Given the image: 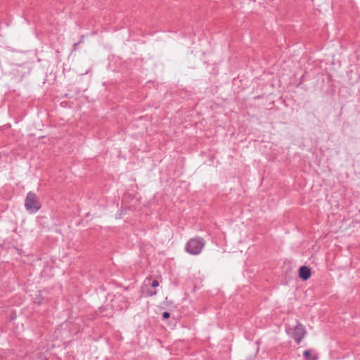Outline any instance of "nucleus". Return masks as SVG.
<instances>
[{"label":"nucleus","mask_w":360,"mask_h":360,"mask_svg":"<svg viewBox=\"0 0 360 360\" xmlns=\"http://www.w3.org/2000/svg\"><path fill=\"white\" fill-rule=\"evenodd\" d=\"M25 207L30 213H35L41 208V204L35 193L31 191L27 193L25 200Z\"/></svg>","instance_id":"7ed1b4c3"},{"label":"nucleus","mask_w":360,"mask_h":360,"mask_svg":"<svg viewBox=\"0 0 360 360\" xmlns=\"http://www.w3.org/2000/svg\"><path fill=\"white\" fill-rule=\"evenodd\" d=\"M205 245V240L201 237L191 238L186 245V251L191 255H196L201 252Z\"/></svg>","instance_id":"f257e3e1"},{"label":"nucleus","mask_w":360,"mask_h":360,"mask_svg":"<svg viewBox=\"0 0 360 360\" xmlns=\"http://www.w3.org/2000/svg\"><path fill=\"white\" fill-rule=\"evenodd\" d=\"M303 356L304 357L305 360H317L318 356L317 355H311V351L309 349H307L304 352Z\"/></svg>","instance_id":"39448f33"},{"label":"nucleus","mask_w":360,"mask_h":360,"mask_svg":"<svg viewBox=\"0 0 360 360\" xmlns=\"http://www.w3.org/2000/svg\"><path fill=\"white\" fill-rule=\"evenodd\" d=\"M162 316L163 319H167L170 317V313L168 311H164Z\"/></svg>","instance_id":"423d86ee"},{"label":"nucleus","mask_w":360,"mask_h":360,"mask_svg":"<svg viewBox=\"0 0 360 360\" xmlns=\"http://www.w3.org/2000/svg\"><path fill=\"white\" fill-rule=\"evenodd\" d=\"M81 41L82 40H80L79 41L76 42V43L74 44V45H73V51H76L77 50V46L79 44V43L81 42Z\"/></svg>","instance_id":"6e6552de"},{"label":"nucleus","mask_w":360,"mask_h":360,"mask_svg":"<svg viewBox=\"0 0 360 360\" xmlns=\"http://www.w3.org/2000/svg\"><path fill=\"white\" fill-rule=\"evenodd\" d=\"M159 285V282L158 280H153L151 283V286L153 288H156Z\"/></svg>","instance_id":"0eeeda50"},{"label":"nucleus","mask_w":360,"mask_h":360,"mask_svg":"<svg viewBox=\"0 0 360 360\" xmlns=\"http://www.w3.org/2000/svg\"><path fill=\"white\" fill-rule=\"evenodd\" d=\"M155 295H156V290L150 291L149 293H148L149 296H153Z\"/></svg>","instance_id":"1a4fd4ad"},{"label":"nucleus","mask_w":360,"mask_h":360,"mask_svg":"<svg viewBox=\"0 0 360 360\" xmlns=\"http://www.w3.org/2000/svg\"><path fill=\"white\" fill-rule=\"evenodd\" d=\"M286 331L297 345L301 342L307 333L304 326L298 321L294 328H288Z\"/></svg>","instance_id":"f03ea898"},{"label":"nucleus","mask_w":360,"mask_h":360,"mask_svg":"<svg viewBox=\"0 0 360 360\" xmlns=\"http://www.w3.org/2000/svg\"><path fill=\"white\" fill-rule=\"evenodd\" d=\"M311 275V269L307 266H302L299 269V276L302 281L308 280Z\"/></svg>","instance_id":"20e7f679"}]
</instances>
